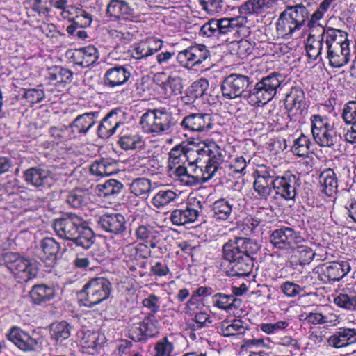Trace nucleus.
I'll use <instances>...</instances> for the list:
<instances>
[{"label": "nucleus", "instance_id": "obj_1", "mask_svg": "<svg viewBox=\"0 0 356 356\" xmlns=\"http://www.w3.org/2000/svg\"><path fill=\"white\" fill-rule=\"evenodd\" d=\"M252 83L247 75L231 74L222 81V95L228 99L254 98L255 103L265 104L273 99L285 84V76L274 72L262 77L255 85Z\"/></svg>", "mask_w": 356, "mask_h": 356}, {"label": "nucleus", "instance_id": "obj_2", "mask_svg": "<svg viewBox=\"0 0 356 356\" xmlns=\"http://www.w3.org/2000/svg\"><path fill=\"white\" fill-rule=\"evenodd\" d=\"M261 249L257 241L235 236L225 243L222 259L227 262L226 273L230 277H248L252 272L256 255Z\"/></svg>", "mask_w": 356, "mask_h": 356}, {"label": "nucleus", "instance_id": "obj_3", "mask_svg": "<svg viewBox=\"0 0 356 356\" xmlns=\"http://www.w3.org/2000/svg\"><path fill=\"white\" fill-rule=\"evenodd\" d=\"M53 228L58 237L71 241L76 247L88 250L94 243L92 229L82 216L74 213H65L55 219Z\"/></svg>", "mask_w": 356, "mask_h": 356}, {"label": "nucleus", "instance_id": "obj_4", "mask_svg": "<svg viewBox=\"0 0 356 356\" xmlns=\"http://www.w3.org/2000/svg\"><path fill=\"white\" fill-rule=\"evenodd\" d=\"M193 152H195L194 156L184 157L183 159L191 167L195 165L193 172H196L197 168H200L203 176L199 177L200 184L206 183L221 169V165L225 162L226 151L215 142H209L201 148L193 149Z\"/></svg>", "mask_w": 356, "mask_h": 356}, {"label": "nucleus", "instance_id": "obj_5", "mask_svg": "<svg viewBox=\"0 0 356 356\" xmlns=\"http://www.w3.org/2000/svg\"><path fill=\"white\" fill-rule=\"evenodd\" d=\"M177 124L178 121L173 113L165 107L148 109L142 115L140 120L143 131L152 136L169 133Z\"/></svg>", "mask_w": 356, "mask_h": 356}, {"label": "nucleus", "instance_id": "obj_6", "mask_svg": "<svg viewBox=\"0 0 356 356\" xmlns=\"http://www.w3.org/2000/svg\"><path fill=\"white\" fill-rule=\"evenodd\" d=\"M195 152L193 148L189 147L188 145L179 144L174 147L169 153V168L170 175L176 181L186 186H193L200 184L198 176L188 173L186 167L180 165L184 157L194 156Z\"/></svg>", "mask_w": 356, "mask_h": 356}, {"label": "nucleus", "instance_id": "obj_7", "mask_svg": "<svg viewBox=\"0 0 356 356\" xmlns=\"http://www.w3.org/2000/svg\"><path fill=\"white\" fill-rule=\"evenodd\" d=\"M112 291V284L104 277L89 280L79 292L83 305L91 308L107 300Z\"/></svg>", "mask_w": 356, "mask_h": 356}, {"label": "nucleus", "instance_id": "obj_8", "mask_svg": "<svg viewBox=\"0 0 356 356\" xmlns=\"http://www.w3.org/2000/svg\"><path fill=\"white\" fill-rule=\"evenodd\" d=\"M3 260L6 268L18 282H27L38 275V263L33 259H28L16 252H8Z\"/></svg>", "mask_w": 356, "mask_h": 356}, {"label": "nucleus", "instance_id": "obj_9", "mask_svg": "<svg viewBox=\"0 0 356 356\" xmlns=\"http://www.w3.org/2000/svg\"><path fill=\"white\" fill-rule=\"evenodd\" d=\"M209 58V51L205 45L202 44L189 46L177 55V60L179 65L189 70L200 67Z\"/></svg>", "mask_w": 356, "mask_h": 356}, {"label": "nucleus", "instance_id": "obj_10", "mask_svg": "<svg viewBox=\"0 0 356 356\" xmlns=\"http://www.w3.org/2000/svg\"><path fill=\"white\" fill-rule=\"evenodd\" d=\"M181 128L189 133L208 134L214 127L213 116L206 113H192L184 116L180 122Z\"/></svg>", "mask_w": 356, "mask_h": 356}, {"label": "nucleus", "instance_id": "obj_11", "mask_svg": "<svg viewBox=\"0 0 356 356\" xmlns=\"http://www.w3.org/2000/svg\"><path fill=\"white\" fill-rule=\"evenodd\" d=\"M270 243L278 250H292L295 245L301 243L305 241L300 232L296 231L290 227L282 226L271 232Z\"/></svg>", "mask_w": 356, "mask_h": 356}, {"label": "nucleus", "instance_id": "obj_12", "mask_svg": "<svg viewBox=\"0 0 356 356\" xmlns=\"http://www.w3.org/2000/svg\"><path fill=\"white\" fill-rule=\"evenodd\" d=\"M22 178L27 185L43 190L51 187L54 180V174L47 167L38 165L24 170Z\"/></svg>", "mask_w": 356, "mask_h": 356}, {"label": "nucleus", "instance_id": "obj_13", "mask_svg": "<svg viewBox=\"0 0 356 356\" xmlns=\"http://www.w3.org/2000/svg\"><path fill=\"white\" fill-rule=\"evenodd\" d=\"M350 270V266L346 261H332L316 267L314 273L318 274V279L323 283L339 281Z\"/></svg>", "mask_w": 356, "mask_h": 356}, {"label": "nucleus", "instance_id": "obj_14", "mask_svg": "<svg viewBox=\"0 0 356 356\" xmlns=\"http://www.w3.org/2000/svg\"><path fill=\"white\" fill-rule=\"evenodd\" d=\"M300 186L301 180L299 175L291 172H286L277 179L273 190L276 195H280L284 200H294Z\"/></svg>", "mask_w": 356, "mask_h": 356}, {"label": "nucleus", "instance_id": "obj_15", "mask_svg": "<svg viewBox=\"0 0 356 356\" xmlns=\"http://www.w3.org/2000/svg\"><path fill=\"white\" fill-rule=\"evenodd\" d=\"M106 15L113 22H136L139 18L134 8L124 0H110Z\"/></svg>", "mask_w": 356, "mask_h": 356}, {"label": "nucleus", "instance_id": "obj_16", "mask_svg": "<svg viewBox=\"0 0 356 356\" xmlns=\"http://www.w3.org/2000/svg\"><path fill=\"white\" fill-rule=\"evenodd\" d=\"M124 112L119 108L111 110L100 121L97 134L99 138L108 139L116 133L117 130L124 124L122 122Z\"/></svg>", "mask_w": 356, "mask_h": 356}, {"label": "nucleus", "instance_id": "obj_17", "mask_svg": "<svg viewBox=\"0 0 356 356\" xmlns=\"http://www.w3.org/2000/svg\"><path fill=\"white\" fill-rule=\"evenodd\" d=\"M97 224L107 233L123 235L127 230V221L120 213H106L98 217Z\"/></svg>", "mask_w": 356, "mask_h": 356}, {"label": "nucleus", "instance_id": "obj_18", "mask_svg": "<svg viewBox=\"0 0 356 356\" xmlns=\"http://www.w3.org/2000/svg\"><path fill=\"white\" fill-rule=\"evenodd\" d=\"M7 336L8 340L24 351H35L42 343L40 337H33L18 327H12Z\"/></svg>", "mask_w": 356, "mask_h": 356}, {"label": "nucleus", "instance_id": "obj_19", "mask_svg": "<svg viewBox=\"0 0 356 356\" xmlns=\"http://www.w3.org/2000/svg\"><path fill=\"white\" fill-rule=\"evenodd\" d=\"M137 240L149 244L152 249L156 248L161 242V234L155 222H143L135 229Z\"/></svg>", "mask_w": 356, "mask_h": 356}, {"label": "nucleus", "instance_id": "obj_20", "mask_svg": "<svg viewBox=\"0 0 356 356\" xmlns=\"http://www.w3.org/2000/svg\"><path fill=\"white\" fill-rule=\"evenodd\" d=\"M163 41L156 38H148L133 45L130 50L132 58L143 59L161 49Z\"/></svg>", "mask_w": 356, "mask_h": 356}, {"label": "nucleus", "instance_id": "obj_21", "mask_svg": "<svg viewBox=\"0 0 356 356\" xmlns=\"http://www.w3.org/2000/svg\"><path fill=\"white\" fill-rule=\"evenodd\" d=\"M327 58L332 67L339 68L346 65L350 60L348 40L340 45L336 43L333 46L330 45L327 49Z\"/></svg>", "mask_w": 356, "mask_h": 356}, {"label": "nucleus", "instance_id": "obj_22", "mask_svg": "<svg viewBox=\"0 0 356 356\" xmlns=\"http://www.w3.org/2000/svg\"><path fill=\"white\" fill-rule=\"evenodd\" d=\"M99 117V111H90L77 115L70 123L71 132L74 134L86 135L95 126Z\"/></svg>", "mask_w": 356, "mask_h": 356}, {"label": "nucleus", "instance_id": "obj_23", "mask_svg": "<svg viewBox=\"0 0 356 356\" xmlns=\"http://www.w3.org/2000/svg\"><path fill=\"white\" fill-rule=\"evenodd\" d=\"M60 245L52 237H46L40 241L38 248V257L43 262L51 266L55 263L60 250Z\"/></svg>", "mask_w": 356, "mask_h": 356}, {"label": "nucleus", "instance_id": "obj_24", "mask_svg": "<svg viewBox=\"0 0 356 356\" xmlns=\"http://www.w3.org/2000/svg\"><path fill=\"white\" fill-rule=\"evenodd\" d=\"M99 57L97 49L92 45H88L74 49L70 59L74 64L86 68L94 65Z\"/></svg>", "mask_w": 356, "mask_h": 356}, {"label": "nucleus", "instance_id": "obj_25", "mask_svg": "<svg viewBox=\"0 0 356 356\" xmlns=\"http://www.w3.org/2000/svg\"><path fill=\"white\" fill-rule=\"evenodd\" d=\"M316 31L321 37V40L325 44L326 49L330 48V45L333 46L334 44L340 45L346 42L348 40V33L339 29L334 28H325L317 22L314 26Z\"/></svg>", "mask_w": 356, "mask_h": 356}, {"label": "nucleus", "instance_id": "obj_26", "mask_svg": "<svg viewBox=\"0 0 356 356\" xmlns=\"http://www.w3.org/2000/svg\"><path fill=\"white\" fill-rule=\"evenodd\" d=\"M285 108L296 114H302L307 110V103L303 90L300 87H292L284 100Z\"/></svg>", "mask_w": 356, "mask_h": 356}, {"label": "nucleus", "instance_id": "obj_27", "mask_svg": "<svg viewBox=\"0 0 356 356\" xmlns=\"http://www.w3.org/2000/svg\"><path fill=\"white\" fill-rule=\"evenodd\" d=\"M326 341L329 346L335 348L348 346L356 343V329L340 327Z\"/></svg>", "mask_w": 356, "mask_h": 356}, {"label": "nucleus", "instance_id": "obj_28", "mask_svg": "<svg viewBox=\"0 0 356 356\" xmlns=\"http://www.w3.org/2000/svg\"><path fill=\"white\" fill-rule=\"evenodd\" d=\"M131 76L127 67L123 65L112 67L107 70L104 76V83L109 88H115L127 83Z\"/></svg>", "mask_w": 356, "mask_h": 356}, {"label": "nucleus", "instance_id": "obj_29", "mask_svg": "<svg viewBox=\"0 0 356 356\" xmlns=\"http://www.w3.org/2000/svg\"><path fill=\"white\" fill-rule=\"evenodd\" d=\"M29 295L33 305H42L56 297V291L52 284H35L32 286Z\"/></svg>", "mask_w": 356, "mask_h": 356}, {"label": "nucleus", "instance_id": "obj_30", "mask_svg": "<svg viewBox=\"0 0 356 356\" xmlns=\"http://www.w3.org/2000/svg\"><path fill=\"white\" fill-rule=\"evenodd\" d=\"M313 138L320 147L332 149H339L343 142L341 134L337 131L333 125Z\"/></svg>", "mask_w": 356, "mask_h": 356}, {"label": "nucleus", "instance_id": "obj_31", "mask_svg": "<svg viewBox=\"0 0 356 356\" xmlns=\"http://www.w3.org/2000/svg\"><path fill=\"white\" fill-rule=\"evenodd\" d=\"M316 22L311 24V19L307 22V26L309 29V33L306 42V51L307 56L314 60L320 58L324 43L321 40L318 32L314 26Z\"/></svg>", "mask_w": 356, "mask_h": 356}, {"label": "nucleus", "instance_id": "obj_32", "mask_svg": "<svg viewBox=\"0 0 356 356\" xmlns=\"http://www.w3.org/2000/svg\"><path fill=\"white\" fill-rule=\"evenodd\" d=\"M291 250L293 255L289 260V264L291 268L296 269L298 266H304L310 264L316 253L312 248L304 245H296Z\"/></svg>", "mask_w": 356, "mask_h": 356}, {"label": "nucleus", "instance_id": "obj_33", "mask_svg": "<svg viewBox=\"0 0 356 356\" xmlns=\"http://www.w3.org/2000/svg\"><path fill=\"white\" fill-rule=\"evenodd\" d=\"M118 170V163L110 158L96 159L90 167V173L97 177L110 176Z\"/></svg>", "mask_w": 356, "mask_h": 356}, {"label": "nucleus", "instance_id": "obj_34", "mask_svg": "<svg viewBox=\"0 0 356 356\" xmlns=\"http://www.w3.org/2000/svg\"><path fill=\"white\" fill-rule=\"evenodd\" d=\"M310 6V3L305 1L304 3L296 4L293 6H288L285 10L289 15V17H291L295 22L296 26L300 30L305 24L306 21L308 22L309 19V10L308 7Z\"/></svg>", "mask_w": 356, "mask_h": 356}, {"label": "nucleus", "instance_id": "obj_35", "mask_svg": "<svg viewBox=\"0 0 356 356\" xmlns=\"http://www.w3.org/2000/svg\"><path fill=\"white\" fill-rule=\"evenodd\" d=\"M90 201L89 193L86 189L75 188L67 192L65 202L72 208L82 209Z\"/></svg>", "mask_w": 356, "mask_h": 356}, {"label": "nucleus", "instance_id": "obj_36", "mask_svg": "<svg viewBox=\"0 0 356 356\" xmlns=\"http://www.w3.org/2000/svg\"><path fill=\"white\" fill-rule=\"evenodd\" d=\"M96 189L99 196L114 199L118 195L122 194L124 185L117 179H110L104 184H98Z\"/></svg>", "mask_w": 356, "mask_h": 356}, {"label": "nucleus", "instance_id": "obj_37", "mask_svg": "<svg viewBox=\"0 0 356 356\" xmlns=\"http://www.w3.org/2000/svg\"><path fill=\"white\" fill-rule=\"evenodd\" d=\"M289 14L284 10L282 11L276 23L277 31L282 37H291L295 32L299 31L298 26L291 17H289Z\"/></svg>", "mask_w": 356, "mask_h": 356}, {"label": "nucleus", "instance_id": "obj_38", "mask_svg": "<svg viewBox=\"0 0 356 356\" xmlns=\"http://www.w3.org/2000/svg\"><path fill=\"white\" fill-rule=\"evenodd\" d=\"M321 191L328 196H332L337 191L338 181L334 170L328 168L320 175Z\"/></svg>", "mask_w": 356, "mask_h": 356}, {"label": "nucleus", "instance_id": "obj_39", "mask_svg": "<svg viewBox=\"0 0 356 356\" xmlns=\"http://www.w3.org/2000/svg\"><path fill=\"white\" fill-rule=\"evenodd\" d=\"M118 144L124 150H132L141 148L144 142L139 135L123 129L120 134Z\"/></svg>", "mask_w": 356, "mask_h": 356}, {"label": "nucleus", "instance_id": "obj_40", "mask_svg": "<svg viewBox=\"0 0 356 356\" xmlns=\"http://www.w3.org/2000/svg\"><path fill=\"white\" fill-rule=\"evenodd\" d=\"M212 302L215 307L222 310L238 308L241 302V300L234 297V295H227L222 293H217L213 295Z\"/></svg>", "mask_w": 356, "mask_h": 356}, {"label": "nucleus", "instance_id": "obj_41", "mask_svg": "<svg viewBox=\"0 0 356 356\" xmlns=\"http://www.w3.org/2000/svg\"><path fill=\"white\" fill-rule=\"evenodd\" d=\"M233 200L225 198L219 199L213 204V218L217 220H225L230 218L233 209Z\"/></svg>", "mask_w": 356, "mask_h": 356}, {"label": "nucleus", "instance_id": "obj_42", "mask_svg": "<svg viewBox=\"0 0 356 356\" xmlns=\"http://www.w3.org/2000/svg\"><path fill=\"white\" fill-rule=\"evenodd\" d=\"M216 21L217 25L219 27V34H227L234 31L238 32V29L243 28V24L246 22L243 17L222 18Z\"/></svg>", "mask_w": 356, "mask_h": 356}, {"label": "nucleus", "instance_id": "obj_43", "mask_svg": "<svg viewBox=\"0 0 356 356\" xmlns=\"http://www.w3.org/2000/svg\"><path fill=\"white\" fill-rule=\"evenodd\" d=\"M71 24L67 26L66 31L69 35H74L78 29L86 28L92 23V17L86 11L70 19Z\"/></svg>", "mask_w": 356, "mask_h": 356}, {"label": "nucleus", "instance_id": "obj_44", "mask_svg": "<svg viewBox=\"0 0 356 356\" xmlns=\"http://www.w3.org/2000/svg\"><path fill=\"white\" fill-rule=\"evenodd\" d=\"M155 319H147V316L144 318L140 325L135 329L138 331L136 337H132L136 341H141L147 337H152L156 332V326L153 323Z\"/></svg>", "mask_w": 356, "mask_h": 356}, {"label": "nucleus", "instance_id": "obj_45", "mask_svg": "<svg viewBox=\"0 0 356 356\" xmlns=\"http://www.w3.org/2000/svg\"><path fill=\"white\" fill-rule=\"evenodd\" d=\"M247 330V325L238 319L234 320L231 324L223 322L220 327L221 333L225 337L244 334Z\"/></svg>", "mask_w": 356, "mask_h": 356}, {"label": "nucleus", "instance_id": "obj_46", "mask_svg": "<svg viewBox=\"0 0 356 356\" xmlns=\"http://www.w3.org/2000/svg\"><path fill=\"white\" fill-rule=\"evenodd\" d=\"M72 71L61 66H53L49 68L48 78L57 83H67L72 79Z\"/></svg>", "mask_w": 356, "mask_h": 356}, {"label": "nucleus", "instance_id": "obj_47", "mask_svg": "<svg viewBox=\"0 0 356 356\" xmlns=\"http://www.w3.org/2000/svg\"><path fill=\"white\" fill-rule=\"evenodd\" d=\"M151 189V181L146 178L135 179L130 184L131 192L136 196H141L142 197H147Z\"/></svg>", "mask_w": 356, "mask_h": 356}, {"label": "nucleus", "instance_id": "obj_48", "mask_svg": "<svg viewBox=\"0 0 356 356\" xmlns=\"http://www.w3.org/2000/svg\"><path fill=\"white\" fill-rule=\"evenodd\" d=\"M70 330L71 326L67 321L59 322L51 326V337L58 342H62L70 337Z\"/></svg>", "mask_w": 356, "mask_h": 356}, {"label": "nucleus", "instance_id": "obj_49", "mask_svg": "<svg viewBox=\"0 0 356 356\" xmlns=\"http://www.w3.org/2000/svg\"><path fill=\"white\" fill-rule=\"evenodd\" d=\"M310 121L313 138L332 126L327 117L319 114L312 115Z\"/></svg>", "mask_w": 356, "mask_h": 356}, {"label": "nucleus", "instance_id": "obj_50", "mask_svg": "<svg viewBox=\"0 0 356 356\" xmlns=\"http://www.w3.org/2000/svg\"><path fill=\"white\" fill-rule=\"evenodd\" d=\"M334 302L341 308L349 310L356 309V292L340 293L334 299Z\"/></svg>", "mask_w": 356, "mask_h": 356}, {"label": "nucleus", "instance_id": "obj_51", "mask_svg": "<svg viewBox=\"0 0 356 356\" xmlns=\"http://www.w3.org/2000/svg\"><path fill=\"white\" fill-rule=\"evenodd\" d=\"M202 204L200 201L189 202L183 207L184 214L186 220V222H193L197 220L200 213L202 212Z\"/></svg>", "mask_w": 356, "mask_h": 356}, {"label": "nucleus", "instance_id": "obj_52", "mask_svg": "<svg viewBox=\"0 0 356 356\" xmlns=\"http://www.w3.org/2000/svg\"><path fill=\"white\" fill-rule=\"evenodd\" d=\"M177 195L172 190H161L153 197L152 203L156 208L163 207L173 202Z\"/></svg>", "mask_w": 356, "mask_h": 356}, {"label": "nucleus", "instance_id": "obj_53", "mask_svg": "<svg viewBox=\"0 0 356 356\" xmlns=\"http://www.w3.org/2000/svg\"><path fill=\"white\" fill-rule=\"evenodd\" d=\"M208 88L209 81L204 78H201L192 83L188 90V94L189 97L196 99L205 95Z\"/></svg>", "mask_w": 356, "mask_h": 356}, {"label": "nucleus", "instance_id": "obj_54", "mask_svg": "<svg viewBox=\"0 0 356 356\" xmlns=\"http://www.w3.org/2000/svg\"><path fill=\"white\" fill-rule=\"evenodd\" d=\"M269 3L270 0H248L239 7V11L241 14L259 13Z\"/></svg>", "mask_w": 356, "mask_h": 356}, {"label": "nucleus", "instance_id": "obj_55", "mask_svg": "<svg viewBox=\"0 0 356 356\" xmlns=\"http://www.w3.org/2000/svg\"><path fill=\"white\" fill-rule=\"evenodd\" d=\"M254 175L263 179H265L267 182H268V184L273 185V189L275 186V181L280 176L275 170V169L264 165H259L254 172Z\"/></svg>", "mask_w": 356, "mask_h": 356}, {"label": "nucleus", "instance_id": "obj_56", "mask_svg": "<svg viewBox=\"0 0 356 356\" xmlns=\"http://www.w3.org/2000/svg\"><path fill=\"white\" fill-rule=\"evenodd\" d=\"M312 143L310 140L305 136H301L295 140L293 145V152L300 157H305L309 154V147Z\"/></svg>", "mask_w": 356, "mask_h": 356}, {"label": "nucleus", "instance_id": "obj_57", "mask_svg": "<svg viewBox=\"0 0 356 356\" xmlns=\"http://www.w3.org/2000/svg\"><path fill=\"white\" fill-rule=\"evenodd\" d=\"M255 176L253 184L254 189L261 199L266 200L273 192V185L268 184L265 179Z\"/></svg>", "mask_w": 356, "mask_h": 356}, {"label": "nucleus", "instance_id": "obj_58", "mask_svg": "<svg viewBox=\"0 0 356 356\" xmlns=\"http://www.w3.org/2000/svg\"><path fill=\"white\" fill-rule=\"evenodd\" d=\"M159 299V297L151 293L143 300V307L150 311V313L147 314V319H155V314L160 310Z\"/></svg>", "mask_w": 356, "mask_h": 356}, {"label": "nucleus", "instance_id": "obj_59", "mask_svg": "<svg viewBox=\"0 0 356 356\" xmlns=\"http://www.w3.org/2000/svg\"><path fill=\"white\" fill-rule=\"evenodd\" d=\"M305 320L314 325L326 324L328 325L336 321V316L332 314L324 315L320 312H310L306 316Z\"/></svg>", "mask_w": 356, "mask_h": 356}, {"label": "nucleus", "instance_id": "obj_60", "mask_svg": "<svg viewBox=\"0 0 356 356\" xmlns=\"http://www.w3.org/2000/svg\"><path fill=\"white\" fill-rule=\"evenodd\" d=\"M163 85L167 92L175 95L181 93L183 90L182 79L178 76H169Z\"/></svg>", "mask_w": 356, "mask_h": 356}, {"label": "nucleus", "instance_id": "obj_61", "mask_svg": "<svg viewBox=\"0 0 356 356\" xmlns=\"http://www.w3.org/2000/svg\"><path fill=\"white\" fill-rule=\"evenodd\" d=\"M341 118L346 124L356 121V101H349L344 105Z\"/></svg>", "mask_w": 356, "mask_h": 356}, {"label": "nucleus", "instance_id": "obj_62", "mask_svg": "<svg viewBox=\"0 0 356 356\" xmlns=\"http://www.w3.org/2000/svg\"><path fill=\"white\" fill-rule=\"evenodd\" d=\"M53 0H32L31 9L39 15H46L51 11Z\"/></svg>", "mask_w": 356, "mask_h": 356}, {"label": "nucleus", "instance_id": "obj_63", "mask_svg": "<svg viewBox=\"0 0 356 356\" xmlns=\"http://www.w3.org/2000/svg\"><path fill=\"white\" fill-rule=\"evenodd\" d=\"M203 10L207 13L213 15L222 10V1L221 0H199Z\"/></svg>", "mask_w": 356, "mask_h": 356}, {"label": "nucleus", "instance_id": "obj_64", "mask_svg": "<svg viewBox=\"0 0 356 356\" xmlns=\"http://www.w3.org/2000/svg\"><path fill=\"white\" fill-rule=\"evenodd\" d=\"M154 350L155 356H170L173 350V345L165 337L156 344Z\"/></svg>", "mask_w": 356, "mask_h": 356}]
</instances>
